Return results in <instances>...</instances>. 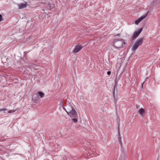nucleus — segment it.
Here are the masks:
<instances>
[{
  "label": "nucleus",
  "instance_id": "3",
  "mask_svg": "<svg viewBox=\"0 0 160 160\" xmlns=\"http://www.w3.org/2000/svg\"><path fill=\"white\" fill-rule=\"evenodd\" d=\"M68 111H66L67 114L71 117L76 118L77 116L76 111L69 105L67 108Z\"/></svg>",
  "mask_w": 160,
  "mask_h": 160
},
{
  "label": "nucleus",
  "instance_id": "21",
  "mask_svg": "<svg viewBox=\"0 0 160 160\" xmlns=\"http://www.w3.org/2000/svg\"><path fill=\"white\" fill-rule=\"evenodd\" d=\"M136 107L138 109V108H139L140 106L138 105L137 104L136 105Z\"/></svg>",
  "mask_w": 160,
  "mask_h": 160
},
{
  "label": "nucleus",
  "instance_id": "8",
  "mask_svg": "<svg viewBox=\"0 0 160 160\" xmlns=\"http://www.w3.org/2000/svg\"><path fill=\"white\" fill-rule=\"evenodd\" d=\"M118 140L119 144L121 146H122V143L121 141V138L120 136V132L119 131V127L118 128Z\"/></svg>",
  "mask_w": 160,
  "mask_h": 160
},
{
  "label": "nucleus",
  "instance_id": "6",
  "mask_svg": "<svg viewBox=\"0 0 160 160\" xmlns=\"http://www.w3.org/2000/svg\"><path fill=\"white\" fill-rule=\"evenodd\" d=\"M82 48V47L81 45H77L74 50L72 51V52L74 53H76L79 51Z\"/></svg>",
  "mask_w": 160,
  "mask_h": 160
},
{
  "label": "nucleus",
  "instance_id": "20",
  "mask_svg": "<svg viewBox=\"0 0 160 160\" xmlns=\"http://www.w3.org/2000/svg\"><path fill=\"white\" fill-rule=\"evenodd\" d=\"M62 106H63V109L66 111H66H68V110L67 109V110H66V109L64 107V105L63 104H62Z\"/></svg>",
  "mask_w": 160,
  "mask_h": 160
},
{
  "label": "nucleus",
  "instance_id": "7",
  "mask_svg": "<svg viewBox=\"0 0 160 160\" xmlns=\"http://www.w3.org/2000/svg\"><path fill=\"white\" fill-rule=\"evenodd\" d=\"M27 6L28 4L26 2H25L24 3H20L18 5L19 8L20 9L25 8Z\"/></svg>",
  "mask_w": 160,
  "mask_h": 160
},
{
  "label": "nucleus",
  "instance_id": "24",
  "mask_svg": "<svg viewBox=\"0 0 160 160\" xmlns=\"http://www.w3.org/2000/svg\"><path fill=\"white\" fill-rule=\"evenodd\" d=\"M120 35L119 34H118L117 35V36H120Z\"/></svg>",
  "mask_w": 160,
  "mask_h": 160
},
{
  "label": "nucleus",
  "instance_id": "10",
  "mask_svg": "<svg viewBox=\"0 0 160 160\" xmlns=\"http://www.w3.org/2000/svg\"><path fill=\"white\" fill-rule=\"evenodd\" d=\"M38 97L37 94H34L33 95L32 98V100L34 102H38Z\"/></svg>",
  "mask_w": 160,
  "mask_h": 160
},
{
  "label": "nucleus",
  "instance_id": "19",
  "mask_svg": "<svg viewBox=\"0 0 160 160\" xmlns=\"http://www.w3.org/2000/svg\"><path fill=\"white\" fill-rule=\"evenodd\" d=\"M58 145L57 144H56L53 146V148H55V149H56L55 147H58Z\"/></svg>",
  "mask_w": 160,
  "mask_h": 160
},
{
  "label": "nucleus",
  "instance_id": "11",
  "mask_svg": "<svg viewBox=\"0 0 160 160\" xmlns=\"http://www.w3.org/2000/svg\"><path fill=\"white\" fill-rule=\"evenodd\" d=\"M117 88V86H116V85H115L114 86V89H113V98H114V101H115V102H116V101H117V98H116L115 97V89L116 88Z\"/></svg>",
  "mask_w": 160,
  "mask_h": 160
},
{
  "label": "nucleus",
  "instance_id": "22",
  "mask_svg": "<svg viewBox=\"0 0 160 160\" xmlns=\"http://www.w3.org/2000/svg\"><path fill=\"white\" fill-rule=\"evenodd\" d=\"M111 72L110 71H108L107 73L108 75H109L111 74Z\"/></svg>",
  "mask_w": 160,
  "mask_h": 160
},
{
  "label": "nucleus",
  "instance_id": "17",
  "mask_svg": "<svg viewBox=\"0 0 160 160\" xmlns=\"http://www.w3.org/2000/svg\"><path fill=\"white\" fill-rule=\"evenodd\" d=\"M15 112V110H10L9 111H8V112L9 113L14 112Z\"/></svg>",
  "mask_w": 160,
  "mask_h": 160
},
{
  "label": "nucleus",
  "instance_id": "16",
  "mask_svg": "<svg viewBox=\"0 0 160 160\" xmlns=\"http://www.w3.org/2000/svg\"><path fill=\"white\" fill-rule=\"evenodd\" d=\"M7 109L5 108H2L1 109H0V112L4 111L5 112V111H6Z\"/></svg>",
  "mask_w": 160,
  "mask_h": 160
},
{
  "label": "nucleus",
  "instance_id": "1",
  "mask_svg": "<svg viewBox=\"0 0 160 160\" xmlns=\"http://www.w3.org/2000/svg\"><path fill=\"white\" fill-rule=\"evenodd\" d=\"M40 5H45L43 8V10L44 11L46 10H51L55 8V4L52 1H47L45 2L40 3Z\"/></svg>",
  "mask_w": 160,
  "mask_h": 160
},
{
  "label": "nucleus",
  "instance_id": "4",
  "mask_svg": "<svg viewBox=\"0 0 160 160\" xmlns=\"http://www.w3.org/2000/svg\"><path fill=\"white\" fill-rule=\"evenodd\" d=\"M143 40V38H141L135 42L132 48V50L133 51L135 52L138 46L142 43Z\"/></svg>",
  "mask_w": 160,
  "mask_h": 160
},
{
  "label": "nucleus",
  "instance_id": "12",
  "mask_svg": "<svg viewBox=\"0 0 160 160\" xmlns=\"http://www.w3.org/2000/svg\"><path fill=\"white\" fill-rule=\"evenodd\" d=\"M38 94L40 96L41 98H43L44 96V93L41 91H39L38 92Z\"/></svg>",
  "mask_w": 160,
  "mask_h": 160
},
{
  "label": "nucleus",
  "instance_id": "13",
  "mask_svg": "<svg viewBox=\"0 0 160 160\" xmlns=\"http://www.w3.org/2000/svg\"><path fill=\"white\" fill-rule=\"evenodd\" d=\"M149 11H148L147 13L145 15L141 17L140 18H139V19H140V20L141 21L142 19H143L147 15Z\"/></svg>",
  "mask_w": 160,
  "mask_h": 160
},
{
  "label": "nucleus",
  "instance_id": "2",
  "mask_svg": "<svg viewBox=\"0 0 160 160\" xmlns=\"http://www.w3.org/2000/svg\"><path fill=\"white\" fill-rule=\"evenodd\" d=\"M126 44V43L124 40L120 38L115 39L113 42L114 47L118 49L123 48L124 45Z\"/></svg>",
  "mask_w": 160,
  "mask_h": 160
},
{
  "label": "nucleus",
  "instance_id": "15",
  "mask_svg": "<svg viewBox=\"0 0 160 160\" xmlns=\"http://www.w3.org/2000/svg\"><path fill=\"white\" fill-rule=\"evenodd\" d=\"M72 120L73 121V122L74 123H76L78 122L77 119L76 118H72Z\"/></svg>",
  "mask_w": 160,
  "mask_h": 160
},
{
  "label": "nucleus",
  "instance_id": "5",
  "mask_svg": "<svg viewBox=\"0 0 160 160\" xmlns=\"http://www.w3.org/2000/svg\"><path fill=\"white\" fill-rule=\"evenodd\" d=\"M142 30V28H141L137 31H135L133 34L132 38L133 39H135L140 34Z\"/></svg>",
  "mask_w": 160,
  "mask_h": 160
},
{
  "label": "nucleus",
  "instance_id": "23",
  "mask_svg": "<svg viewBox=\"0 0 160 160\" xmlns=\"http://www.w3.org/2000/svg\"><path fill=\"white\" fill-rule=\"evenodd\" d=\"M144 82H143L142 83V87L143 86V84L144 83Z\"/></svg>",
  "mask_w": 160,
  "mask_h": 160
},
{
  "label": "nucleus",
  "instance_id": "18",
  "mask_svg": "<svg viewBox=\"0 0 160 160\" xmlns=\"http://www.w3.org/2000/svg\"><path fill=\"white\" fill-rule=\"evenodd\" d=\"M2 16L1 14H0V22L2 21Z\"/></svg>",
  "mask_w": 160,
  "mask_h": 160
},
{
  "label": "nucleus",
  "instance_id": "14",
  "mask_svg": "<svg viewBox=\"0 0 160 160\" xmlns=\"http://www.w3.org/2000/svg\"><path fill=\"white\" fill-rule=\"evenodd\" d=\"M141 21L140 20V19L139 18L135 21V23L137 25L138 24L139 22H140Z\"/></svg>",
  "mask_w": 160,
  "mask_h": 160
},
{
  "label": "nucleus",
  "instance_id": "9",
  "mask_svg": "<svg viewBox=\"0 0 160 160\" xmlns=\"http://www.w3.org/2000/svg\"><path fill=\"white\" fill-rule=\"evenodd\" d=\"M144 110L142 108H140L138 111V113H139L140 117H142L143 115V113H144Z\"/></svg>",
  "mask_w": 160,
  "mask_h": 160
}]
</instances>
